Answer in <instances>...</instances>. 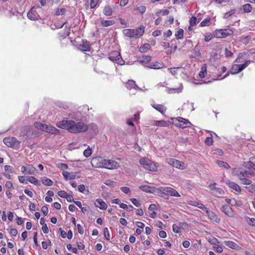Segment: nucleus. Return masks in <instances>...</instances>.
Segmentation results:
<instances>
[{"label":"nucleus","mask_w":255,"mask_h":255,"mask_svg":"<svg viewBox=\"0 0 255 255\" xmlns=\"http://www.w3.org/2000/svg\"><path fill=\"white\" fill-rule=\"evenodd\" d=\"M42 183L46 186H51L53 184V181L50 179L46 178V177H44L42 178Z\"/></svg>","instance_id":"nucleus-32"},{"label":"nucleus","mask_w":255,"mask_h":255,"mask_svg":"<svg viewBox=\"0 0 255 255\" xmlns=\"http://www.w3.org/2000/svg\"><path fill=\"white\" fill-rule=\"evenodd\" d=\"M139 188L144 192L150 193H153L154 192V187L150 186L148 185H142L140 186L139 187Z\"/></svg>","instance_id":"nucleus-17"},{"label":"nucleus","mask_w":255,"mask_h":255,"mask_svg":"<svg viewBox=\"0 0 255 255\" xmlns=\"http://www.w3.org/2000/svg\"><path fill=\"white\" fill-rule=\"evenodd\" d=\"M121 189L123 192H124L125 193H126V194H128V193L130 192V190H129V188L127 187H122L121 188Z\"/></svg>","instance_id":"nucleus-62"},{"label":"nucleus","mask_w":255,"mask_h":255,"mask_svg":"<svg viewBox=\"0 0 255 255\" xmlns=\"http://www.w3.org/2000/svg\"><path fill=\"white\" fill-rule=\"evenodd\" d=\"M250 62H251L250 60H247L243 64L234 65L233 66V68H232L233 71H231V73L232 74H237V73L241 72L242 70H243L245 68H246L248 66V65L250 63Z\"/></svg>","instance_id":"nucleus-8"},{"label":"nucleus","mask_w":255,"mask_h":255,"mask_svg":"<svg viewBox=\"0 0 255 255\" xmlns=\"http://www.w3.org/2000/svg\"><path fill=\"white\" fill-rule=\"evenodd\" d=\"M240 180L241 181V183L243 184L246 185H251L252 183L251 180L246 178H241Z\"/></svg>","instance_id":"nucleus-41"},{"label":"nucleus","mask_w":255,"mask_h":255,"mask_svg":"<svg viewBox=\"0 0 255 255\" xmlns=\"http://www.w3.org/2000/svg\"><path fill=\"white\" fill-rule=\"evenodd\" d=\"M56 125L58 128L67 129L69 132L74 133L85 132L88 128V126L84 123L72 120L60 121Z\"/></svg>","instance_id":"nucleus-1"},{"label":"nucleus","mask_w":255,"mask_h":255,"mask_svg":"<svg viewBox=\"0 0 255 255\" xmlns=\"http://www.w3.org/2000/svg\"><path fill=\"white\" fill-rule=\"evenodd\" d=\"M102 166L109 169H117L119 167V164L112 160L104 159L102 162Z\"/></svg>","instance_id":"nucleus-6"},{"label":"nucleus","mask_w":255,"mask_h":255,"mask_svg":"<svg viewBox=\"0 0 255 255\" xmlns=\"http://www.w3.org/2000/svg\"><path fill=\"white\" fill-rule=\"evenodd\" d=\"M142 59V60L141 61L142 62H148L151 60V57L150 56H143Z\"/></svg>","instance_id":"nucleus-54"},{"label":"nucleus","mask_w":255,"mask_h":255,"mask_svg":"<svg viewBox=\"0 0 255 255\" xmlns=\"http://www.w3.org/2000/svg\"><path fill=\"white\" fill-rule=\"evenodd\" d=\"M184 31L182 29L180 28L175 33V36L177 39H182L183 38Z\"/></svg>","instance_id":"nucleus-34"},{"label":"nucleus","mask_w":255,"mask_h":255,"mask_svg":"<svg viewBox=\"0 0 255 255\" xmlns=\"http://www.w3.org/2000/svg\"><path fill=\"white\" fill-rule=\"evenodd\" d=\"M77 248L79 250H83L85 249V245L81 242L77 243Z\"/></svg>","instance_id":"nucleus-61"},{"label":"nucleus","mask_w":255,"mask_h":255,"mask_svg":"<svg viewBox=\"0 0 255 255\" xmlns=\"http://www.w3.org/2000/svg\"><path fill=\"white\" fill-rule=\"evenodd\" d=\"M133 31H134L135 38H138L143 34L144 32V27L143 26H140L136 29H133Z\"/></svg>","instance_id":"nucleus-19"},{"label":"nucleus","mask_w":255,"mask_h":255,"mask_svg":"<svg viewBox=\"0 0 255 255\" xmlns=\"http://www.w3.org/2000/svg\"><path fill=\"white\" fill-rule=\"evenodd\" d=\"M99 0H91L90 7L91 8H94L97 5Z\"/></svg>","instance_id":"nucleus-49"},{"label":"nucleus","mask_w":255,"mask_h":255,"mask_svg":"<svg viewBox=\"0 0 255 255\" xmlns=\"http://www.w3.org/2000/svg\"><path fill=\"white\" fill-rule=\"evenodd\" d=\"M149 47H150V45L149 44L145 43V44H143V45L139 47V50L141 52L143 53V52H145L147 49H148Z\"/></svg>","instance_id":"nucleus-39"},{"label":"nucleus","mask_w":255,"mask_h":255,"mask_svg":"<svg viewBox=\"0 0 255 255\" xmlns=\"http://www.w3.org/2000/svg\"><path fill=\"white\" fill-rule=\"evenodd\" d=\"M210 18H206L204 20H203L201 23V26H205L206 25H209L210 22Z\"/></svg>","instance_id":"nucleus-42"},{"label":"nucleus","mask_w":255,"mask_h":255,"mask_svg":"<svg viewBox=\"0 0 255 255\" xmlns=\"http://www.w3.org/2000/svg\"><path fill=\"white\" fill-rule=\"evenodd\" d=\"M27 180L29 182L34 184L35 185H37V186L40 185V184L39 183L38 180L35 177H34L33 176L28 177Z\"/></svg>","instance_id":"nucleus-31"},{"label":"nucleus","mask_w":255,"mask_h":255,"mask_svg":"<svg viewBox=\"0 0 255 255\" xmlns=\"http://www.w3.org/2000/svg\"><path fill=\"white\" fill-rule=\"evenodd\" d=\"M92 154V151L90 148L84 150V155L85 157H89Z\"/></svg>","instance_id":"nucleus-48"},{"label":"nucleus","mask_w":255,"mask_h":255,"mask_svg":"<svg viewBox=\"0 0 255 255\" xmlns=\"http://www.w3.org/2000/svg\"><path fill=\"white\" fill-rule=\"evenodd\" d=\"M155 125L159 127H167L168 124L164 121H157L155 122Z\"/></svg>","instance_id":"nucleus-38"},{"label":"nucleus","mask_w":255,"mask_h":255,"mask_svg":"<svg viewBox=\"0 0 255 255\" xmlns=\"http://www.w3.org/2000/svg\"><path fill=\"white\" fill-rule=\"evenodd\" d=\"M169 13V11L168 9L160 10L157 11L155 14L156 15H159V14H161L162 15H167Z\"/></svg>","instance_id":"nucleus-44"},{"label":"nucleus","mask_w":255,"mask_h":255,"mask_svg":"<svg viewBox=\"0 0 255 255\" xmlns=\"http://www.w3.org/2000/svg\"><path fill=\"white\" fill-rule=\"evenodd\" d=\"M166 162L170 165L177 168L183 169L184 168V163L176 159L167 158L166 159Z\"/></svg>","instance_id":"nucleus-7"},{"label":"nucleus","mask_w":255,"mask_h":255,"mask_svg":"<svg viewBox=\"0 0 255 255\" xmlns=\"http://www.w3.org/2000/svg\"><path fill=\"white\" fill-rule=\"evenodd\" d=\"M57 131V129L54 127L52 126H48L46 125V128H45V131L46 132L52 133V134H55L56 133Z\"/></svg>","instance_id":"nucleus-23"},{"label":"nucleus","mask_w":255,"mask_h":255,"mask_svg":"<svg viewBox=\"0 0 255 255\" xmlns=\"http://www.w3.org/2000/svg\"><path fill=\"white\" fill-rule=\"evenodd\" d=\"M228 184L230 188L234 189L236 191L239 192L241 191L240 187L236 183L230 181L229 183H228Z\"/></svg>","instance_id":"nucleus-25"},{"label":"nucleus","mask_w":255,"mask_h":255,"mask_svg":"<svg viewBox=\"0 0 255 255\" xmlns=\"http://www.w3.org/2000/svg\"><path fill=\"white\" fill-rule=\"evenodd\" d=\"M235 12V10H230V11H228L226 13H225L224 14V17L225 18H228L230 16H231V15H232Z\"/></svg>","instance_id":"nucleus-56"},{"label":"nucleus","mask_w":255,"mask_h":255,"mask_svg":"<svg viewBox=\"0 0 255 255\" xmlns=\"http://www.w3.org/2000/svg\"><path fill=\"white\" fill-rule=\"evenodd\" d=\"M233 34V31L230 29H220L216 32V35L218 38L226 37Z\"/></svg>","instance_id":"nucleus-9"},{"label":"nucleus","mask_w":255,"mask_h":255,"mask_svg":"<svg viewBox=\"0 0 255 255\" xmlns=\"http://www.w3.org/2000/svg\"><path fill=\"white\" fill-rule=\"evenodd\" d=\"M124 34L128 37L135 38L134 31L133 29H126L123 30Z\"/></svg>","instance_id":"nucleus-20"},{"label":"nucleus","mask_w":255,"mask_h":255,"mask_svg":"<svg viewBox=\"0 0 255 255\" xmlns=\"http://www.w3.org/2000/svg\"><path fill=\"white\" fill-rule=\"evenodd\" d=\"M214 194L216 195H222L224 194V192L221 188H218L217 190H216V191L214 192Z\"/></svg>","instance_id":"nucleus-57"},{"label":"nucleus","mask_w":255,"mask_h":255,"mask_svg":"<svg viewBox=\"0 0 255 255\" xmlns=\"http://www.w3.org/2000/svg\"><path fill=\"white\" fill-rule=\"evenodd\" d=\"M95 205L97 207L102 210H106L107 208L106 203L101 199H96Z\"/></svg>","instance_id":"nucleus-15"},{"label":"nucleus","mask_w":255,"mask_h":255,"mask_svg":"<svg viewBox=\"0 0 255 255\" xmlns=\"http://www.w3.org/2000/svg\"><path fill=\"white\" fill-rule=\"evenodd\" d=\"M78 190L80 192L84 193V192L85 190V185H83V184L80 185L78 186Z\"/></svg>","instance_id":"nucleus-63"},{"label":"nucleus","mask_w":255,"mask_h":255,"mask_svg":"<svg viewBox=\"0 0 255 255\" xmlns=\"http://www.w3.org/2000/svg\"><path fill=\"white\" fill-rule=\"evenodd\" d=\"M221 210L228 217H232L234 215L232 209L229 205L223 206L221 208Z\"/></svg>","instance_id":"nucleus-14"},{"label":"nucleus","mask_w":255,"mask_h":255,"mask_svg":"<svg viewBox=\"0 0 255 255\" xmlns=\"http://www.w3.org/2000/svg\"><path fill=\"white\" fill-rule=\"evenodd\" d=\"M153 107L162 114H163L166 110L165 107L162 105H154Z\"/></svg>","instance_id":"nucleus-29"},{"label":"nucleus","mask_w":255,"mask_h":255,"mask_svg":"<svg viewBox=\"0 0 255 255\" xmlns=\"http://www.w3.org/2000/svg\"><path fill=\"white\" fill-rule=\"evenodd\" d=\"M243 9L244 12H250L252 10V7L249 3H247L243 5Z\"/></svg>","instance_id":"nucleus-36"},{"label":"nucleus","mask_w":255,"mask_h":255,"mask_svg":"<svg viewBox=\"0 0 255 255\" xmlns=\"http://www.w3.org/2000/svg\"><path fill=\"white\" fill-rule=\"evenodd\" d=\"M205 211L206 212L208 216L209 217V219L211 220H212L213 221L215 222L216 223L219 222L220 219L218 218V217L215 213H214L212 212H210L208 211L207 209Z\"/></svg>","instance_id":"nucleus-18"},{"label":"nucleus","mask_w":255,"mask_h":255,"mask_svg":"<svg viewBox=\"0 0 255 255\" xmlns=\"http://www.w3.org/2000/svg\"><path fill=\"white\" fill-rule=\"evenodd\" d=\"M77 226L78 228V233L82 235L84 233V229L83 227L80 224H78Z\"/></svg>","instance_id":"nucleus-59"},{"label":"nucleus","mask_w":255,"mask_h":255,"mask_svg":"<svg viewBox=\"0 0 255 255\" xmlns=\"http://www.w3.org/2000/svg\"><path fill=\"white\" fill-rule=\"evenodd\" d=\"M163 190L166 192V195H169L172 196L180 197V195L178 192L171 187H166L164 188Z\"/></svg>","instance_id":"nucleus-11"},{"label":"nucleus","mask_w":255,"mask_h":255,"mask_svg":"<svg viewBox=\"0 0 255 255\" xmlns=\"http://www.w3.org/2000/svg\"><path fill=\"white\" fill-rule=\"evenodd\" d=\"M130 201L136 207H139L141 205L139 202L135 198H131Z\"/></svg>","instance_id":"nucleus-47"},{"label":"nucleus","mask_w":255,"mask_h":255,"mask_svg":"<svg viewBox=\"0 0 255 255\" xmlns=\"http://www.w3.org/2000/svg\"><path fill=\"white\" fill-rule=\"evenodd\" d=\"M207 71V65L204 64L201 67V71L199 73V76L201 78L205 77Z\"/></svg>","instance_id":"nucleus-33"},{"label":"nucleus","mask_w":255,"mask_h":255,"mask_svg":"<svg viewBox=\"0 0 255 255\" xmlns=\"http://www.w3.org/2000/svg\"><path fill=\"white\" fill-rule=\"evenodd\" d=\"M58 195L61 198H65L67 195V193L65 191H60L58 192Z\"/></svg>","instance_id":"nucleus-52"},{"label":"nucleus","mask_w":255,"mask_h":255,"mask_svg":"<svg viewBox=\"0 0 255 255\" xmlns=\"http://www.w3.org/2000/svg\"><path fill=\"white\" fill-rule=\"evenodd\" d=\"M103 12L106 16H111L113 13V9L110 5L107 4L104 7Z\"/></svg>","instance_id":"nucleus-21"},{"label":"nucleus","mask_w":255,"mask_h":255,"mask_svg":"<svg viewBox=\"0 0 255 255\" xmlns=\"http://www.w3.org/2000/svg\"><path fill=\"white\" fill-rule=\"evenodd\" d=\"M208 242L211 244H213V245H215L216 244H219V242L218 241V240L215 238V237H212V238H210L208 240Z\"/></svg>","instance_id":"nucleus-46"},{"label":"nucleus","mask_w":255,"mask_h":255,"mask_svg":"<svg viewBox=\"0 0 255 255\" xmlns=\"http://www.w3.org/2000/svg\"><path fill=\"white\" fill-rule=\"evenodd\" d=\"M218 165L221 167H223L226 169H229L230 168V166L226 162L223 161H218Z\"/></svg>","instance_id":"nucleus-37"},{"label":"nucleus","mask_w":255,"mask_h":255,"mask_svg":"<svg viewBox=\"0 0 255 255\" xmlns=\"http://www.w3.org/2000/svg\"><path fill=\"white\" fill-rule=\"evenodd\" d=\"M126 87L128 89H130L131 88H136L138 89H140L135 84V81L133 80H128L126 84Z\"/></svg>","instance_id":"nucleus-26"},{"label":"nucleus","mask_w":255,"mask_h":255,"mask_svg":"<svg viewBox=\"0 0 255 255\" xmlns=\"http://www.w3.org/2000/svg\"><path fill=\"white\" fill-rule=\"evenodd\" d=\"M41 211L45 216H47L48 213V209L46 206H43L41 208Z\"/></svg>","instance_id":"nucleus-55"},{"label":"nucleus","mask_w":255,"mask_h":255,"mask_svg":"<svg viewBox=\"0 0 255 255\" xmlns=\"http://www.w3.org/2000/svg\"><path fill=\"white\" fill-rule=\"evenodd\" d=\"M109 59L114 62L117 63L120 65H123L124 61L122 59L120 52L114 51L109 54Z\"/></svg>","instance_id":"nucleus-5"},{"label":"nucleus","mask_w":255,"mask_h":255,"mask_svg":"<svg viewBox=\"0 0 255 255\" xmlns=\"http://www.w3.org/2000/svg\"><path fill=\"white\" fill-rule=\"evenodd\" d=\"M115 23V21L113 20H102L101 21V24L103 26L105 27H108L111 25H113Z\"/></svg>","instance_id":"nucleus-35"},{"label":"nucleus","mask_w":255,"mask_h":255,"mask_svg":"<svg viewBox=\"0 0 255 255\" xmlns=\"http://www.w3.org/2000/svg\"><path fill=\"white\" fill-rule=\"evenodd\" d=\"M139 162L142 166L149 171H155L157 170V167L156 164L147 158H142L139 160Z\"/></svg>","instance_id":"nucleus-2"},{"label":"nucleus","mask_w":255,"mask_h":255,"mask_svg":"<svg viewBox=\"0 0 255 255\" xmlns=\"http://www.w3.org/2000/svg\"><path fill=\"white\" fill-rule=\"evenodd\" d=\"M205 143L208 145H211L213 143L212 138L210 137H207L205 140Z\"/></svg>","instance_id":"nucleus-58"},{"label":"nucleus","mask_w":255,"mask_h":255,"mask_svg":"<svg viewBox=\"0 0 255 255\" xmlns=\"http://www.w3.org/2000/svg\"><path fill=\"white\" fill-rule=\"evenodd\" d=\"M224 244L227 247L232 249H237L239 248V246L232 241H225Z\"/></svg>","instance_id":"nucleus-24"},{"label":"nucleus","mask_w":255,"mask_h":255,"mask_svg":"<svg viewBox=\"0 0 255 255\" xmlns=\"http://www.w3.org/2000/svg\"><path fill=\"white\" fill-rule=\"evenodd\" d=\"M27 17L31 20H35L36 18V15L32 11V9L28 12Z\"/></svg>","instance_id":"nucleus-40"},{"label":"nucleus","mask_w":255,"mask_h":255,"mask_svg":"<svg viewBox=\"0 0 255 255\" xmlns=\"http://www.w3.org/2000/svg\"><path fill=\"white\" fill-rule=\"evenodd\" d=\"M62 174L66 180H73L77 176L78 173L65 171L63 172Z\"/></svg>","instance_id":"nucleus-13"},{"label":"nucleus","mask_w":255,"mask_h":255,"mask_svg":"<svg viewBox=\"0 0 255 255\" xmlns=\"http://www.w3.org/2000/svg\"><path fill=\"white\" fill-rule=\"evenodd\" d=\"M240 174L244 177H250V176H255V168L252 170H244L240 172Z\"/></svg>","instance_id":"nucleus-16"},{"label":"nucleus","mask_w":255,"mask_h":255,"mask_svg":"<svg viewBox=\"0 0 255 255\" xmlns=\"http://www.w3.org/2000/svg\"><path fill=\"white\" fill-rule=\"evenodd\" d=\"M104 234L106 239L108 241H109L110 240V234L107 228H105L104 229Z\"/></svg>","instance_id":"nucleus-43"},{"label":"nucleus","mask_w":255,"mask_h":255,"mask_svg":"<svg viewBox=\"0 0 255 255\" xmlns=\"http://www.w3.org/2000/svg\"><path fill=\"white\" fill-rule=\"evenodd\" d=\"M65 198H66L67 199V201L69 202H74L73 197L71 195H68L67 194V196Z\"/></svg>","instance_id":"nucleus-60"},{"label":"nucleus","mask_w":255,"mask_h":255,"mask_svg":"<svg viewBox=\"0 0 255 255\" xmlns=\"http://www.w3.org/2000/svg\"><path fill=\"white\" fill-rule=\"evenodd\" d=\"M164 187H162L160 188H154V192L153 193L157 194L158 195H159L160 197L165 198L164 196L166 195V192H164L163 190V189Z\"/></svg>","instance_id":"nucleus-22"},{"label":"nucleus","mask_w":255,"mask_h":255,"mask_svg":"<svg viewBox=\"0 0 255 255\" xmlns=\"http://www.w3.org/2000/svg\"><path fill=\"white\" fill-rule=\"evenodd\" d=\"M114 183H115V182L114 181L110 180H107L105 182V184H106L108 186H111V187L114 186Z\"/></svg>","instance_id":"nucleus-64"},{"label":"nucleus","mask_w":255,"mask_h":255,"mask_svg":"<svg viewBox=\"0 0 255 255\" xmlns=\"http://www.w3.org/2000/svg\"><path fill=\"white\" fill-rule=\"evenodd\" d=\"M65 12V9L62 8L60 9H57L56 11V15H62L64 14V13Z\"/></svg>","instance_id":"nucleus-50"},{"label":"nucleus","mask_w":255,"mask_h":255,"mask_svg":"<svg viewBox=\"0 0 255 255\" xmlns=\"http://www.w3.org/2000/svg\"><path fill=\"white\" fill-rule=\"evenodd\" d=\"M3 142L7 146L15 148H18L20 143L15 137H13L4 138Z\"/></svg>","instance_id":"nucleus-3"},{"label":"nucleus","mask_w":255,"mask_h":255,"mask_svg":"<svg viewBox=\"0 0 255 255\" xmlns=\"http://www.w3.org/2000/svg\"><path fill=\"white\" fill-rule=\"evenodd\" d=\"M21 171L24 174H35L37 169L35 167L28 165L27 166H22Z\"/></svg>","instance_id":"nucleus-10"},{"label":"nucleus","mask_w":255,"mask_h":255,"mask_svg":"<svg viewBox=\"0 0 255 255\" xmlns=\"http://www.w3.org/2000/svg\"><path fill=\"white\" fill-rule=\"evenodd\" d=\"M197 21V18L195 16H192L189 21L190 25L191 26H193L196 24Z\"/></svg>","instance_id":"nucleus-51"},{"label":"nucleus","mask_w":255,"mask_h":255,"mask_svg":"<svg viewBox=\"0 0 255 255\" xmlns=\"http://www.w3.org/2000/svg\"><path fill=\"white\" fill-rule=\"evenodd\" d=\"M173 231L176 233H180L179 227L176 224H173L172 226Z\"/></svg>","instance_id":"nucleus-53"},{"label":"nucleus","mask_w":255,"mask_h":255,"mask_svg":"<svg viewBox=\"0 0 255 255\" xmlns=\"http://www.w3.org/2000/svg\"><path fill=\"white\" fill-rule=\"evenodd\" d=\"M34 127L38 129H40L42 131H45L46 125L42 124L40 122H36L34 123Z\"/></svg>","instance_id":"nucleus-28"},{"label":"nucleus","mask_w":255,"mask_h":255,"mask_svg":"<svg viewBox=\"0 0 255 255\" xmlns=\"http://www.w3.org/2000/svg\"><path fill=\"white\" fill-rule=\"evenodd\" d=\"M190 205L198 207L199 208L203 210V211L207 210V208L204 205L201 203H198L196 201H190Z\"/></svg>","instance_id":"nucleus-27"},{"label":"nucleus","mask_w":255,"mask_h":255,"mask_svg":"<svg viewBox=\"0 0 255 255\" xmlns=\"http://www.w3.org/2000/svg\"><path fill=\"white\" fill-rule=\"evenodd\" d=\"M79 49L83 51H90V42L86 40H83L82 41V43L79 45Z\"/></svg>","instance_id":"nucleus-12"},{"label":"nucleus","mask_w":255,"mask_h":255,"mask_svg":"<svg viewBox=\"0 0 255 255\" xmlns=\"http://www.w3.org/2000/svg\"><path fill=\"white\" fill-rule=\"evenodd\" d=\"M247 190L251 193L255 195V185H251L248 187H246Z\"/></svg>","instance_id":"nucleus-45"},{"label":"nucleus","mask_w":255,"mask_h":255,"mask_svg":"<svg viewBox=\"0 0 255 255\" xmlns=\"http://www.w3.org/2000/svg\"><path fill=\"white\" fill-rule=\"evenodd\" d=\"M172 124L175 126L181 128H185L187 127V124L191 125L189 121L181 117L171 119Z\"/></svg>","instance_id":"nucleus-4"},{"label":"nucleus","mask_w":255,"mask_h":255,"mask_svg":"<svg viewBox=\"0 0 255 255\" xmlns=\"http://www.w3.org/2000/svg\"><path fill=\"white\" fill-rule=\"evenodd\" d=\"M244 166L249 170H252L255 166L254 163L251 161V158H250V160L248 162H244Z\"/></svg>","instance_id":"nucleus-30"}]
</instances>
